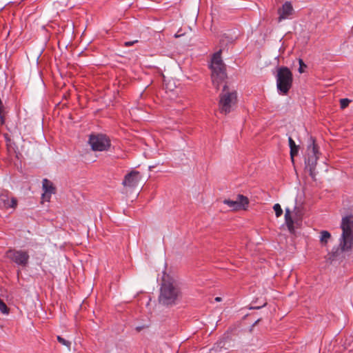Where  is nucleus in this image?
<instances>
[{
	"label": "nucleus",
	"mask_w": 353,
	"mask_h": 353,
	"mask_svg": "<svg viewBox=\"0 0 353 353\" xmlns=\"http://www.w3.org/2000/svg\"><path fill=\"white\" fill-rule=\"evenodd\" d=\"M182 297L179 283L175 279L170 277L163 278L160 288L159 302L165 306L176 305Z\"/></svg>",
	"instance_id": "obj_1"
},
{
	"label": "nucleus",
	"mask_w": 353,
	"mask_h": 353,
	"mask_svg": "<svg viewBox=\"0 0 353 353\" xmlns=\"http://www.w3.org/2000/svg\"><path fill=\"white\" fill-rule=\"evenodd\" d=\"M341 229L342 234L339 239V249L341 252H351L353 250V215L342 218Z\"/></svg>",
	"instance_id": "obj_2"
},
{
	"label": "nucleus",
	"mask_w": 353,
	"mask_h": 353,
	"mask_svg": "<svg viewBox=\"0 0 353 353\" xmlns=\"http://www.w3.org/2000/svg\"><path fill=\"white\" fill-rule=\"evenodd\" d=\"M221 53L222 50H219L213 54L210 65L212 81L216 90L219 89L220 84L227 78L226 66L222 60Z\"/></svg>",
	"instance_id": "obj_3"
},
{
	"label": "nucleus",
	"mask_w": 353,
	"mask_h": 353,
	"mask_svg": "<svg viewBox=\"0 0 353 353\" xmlns=\"http://www.w3.org/2000/svg\"><path fill=\"white\" fill-rule=\"evenodd\" d=\"M276 80L279 93L283 95L288 94L293 83V74L291 70L285 66L278 68Z\"/></svg>",
	"instance_id": "obj_4"
},
{
	"label": "nucleus",
	"mask_w": 353,
	"mask_h": 353,
	"mask_svg": "<svg viewBox=\"0 0 353 353\" xmlns=\"http://www.w3.org/2000/svg\"><path fill=\"white\" fill-rule=\"evenodd\" d=\"M236 91H230L228 85L225 84L223 91L219 95V110L221 113L227 114L231 112L232 106L236 103Z\"/></svg>",
	"instance_id": "obj_5"
},
{
	"label": "nucleus",
	"mask_w": 353,
	"mask_h": 353,
	"mask_svg": "<svg viewBox=\"0 0 353 353\" xmlns=\"http://www.w3.org/2000/svg\"><path fill=\"white\" fill-rule=\"evenodd\" d=\"M312 144L308 146V157L305 160V169L308 170L310 176L313 180H316V172L315 169L317 164V160L319 159V148L317 145L315 143L314 139L311 138Z\"/></svg>",
	"instance_id": "obj_6"
},
{
	"label": "nucleus",
	"mask_w": 353,
	"mask_h": 353,
	"mask_svg": "<svg viewBox=\"0 0 353 353\" xmlns=\"http://www.w3.org/2000/svg\"><path fill=\"white\" fill-rule=\"evenodd\" d=\"M88 143L93 151H107L111 145L110 139L103 134H92L89 137Z\"/></svg>",
	"instance_id": "obj_7"
},
{
	"label": "nucleus",
	"mask_w": 353,
	"mask_h": 353,
	"mask_svg": "<svg viewBox=\"0 0 353 353\" xmlns=\"http://www.w3.org/2000/svg\"><path fill=\"white\" fill-rule=\"evenodd\" d=\"M6 256L17 265L22 267L27 266L30 258L28 252L15 249H9L6 252Z\"/></svg>",
	"instance_id": "obj_8"
},
{
	"label": "nucleus",
	"mask_w": 353,
	"mask_h": 353,
	"mask_svg": "<svg viewBox=\"0 0 353 353\" xmlns=\"http://www.w3.org/2000/svg\"><path fill=\"white\" fill-rule=\"evenodd\" d=\"M18 205L17 198L12 196V193L7 190L0 191V208L8 210L16 209Z\"/></svg>",
	"instance_id": "obj_9"
},
{
	"label": "nucleus",
	"mask_w": 353,
	"mask_h": 353,
	"mask_svg": "<svg viewBox=\"0 0 353 353\" xmlns=\"http://www.w3.org/2000/svg\"><path fill=\"white\" fill-rule=\"evenodd\" d=\"M223 203L228 205L234 210H238L240 209H245V207L249 204V200L246 196L242 194H239L236 200L232 201L230 199H225L223 201Z\"/></svg>",
	"instance_id": "obj_10"
},
{
	"label": "nucleus",
	"mask_w": 353,
	"mask_h": 353,
	"mask_svg": "<svg viewBox=\"0 0 353 353\" xmlns=\"http://www.w3.org/2000/svg\"><path fill=\"white\" fill-rule=\"evenodd\" d=\"M141 178V175L139 171L132 170L127 174L122 182L124 186L134 188L137 185Z\"/></svg>",
	"instance_id": "obj_11"
},
{
	"label": "nucleus",
	"mask_w": 353,
	"mask_h": 353,
	"mask_svg": "<svg viewBox=\"0 0 353 353\" xmlns=\"http://www.w3.org/2000/svg\"><path fill=\"white\" fill-rule=\"evenodd\" d=\"M42 188L44 191L42 194V198L47 201H49L52 194L56 193V188L53 183L48 179H43Z\"/></svg>",
	"instance_id": "obj_12"
},
{
	"label": "nucleus",
	"mask_w": 353,
	"mask_h": 353,
	"mask_svg": "<svg viewBox=\"0 0 353 353\" xmlns=\"http://www.w3.org/2000/svg\"><path fill=\"white\" fill-rule=\"evenodd\" d=\"M293 7L290 2H285L282 7L279 9L278 13L279 14V21H281L283 19L288 18L293 13Z\"/></svg>",
	"instance_id": "obj_13"
},
{
	"label": "nucleus",
	"mask_w": 353,
	"mask_h": 353,
	"mask_svg": "<svg viewBox=\"0 0 353 353\" xmlns=\"http://www.w3.org/2000/svg\"><path fill=\"white\" fill-rule=\"evenodd\" d=\"M285 221L289 231L292 232L294 230V221L291 216V212L289 208L285 209Z\"/></svg>",
	"instance_id": "obj_14"
},
{
	"label": "nucleus",
	"mask_w": 353,
	"mask_h": 353,
	"mask_svg": "<svg viewBox=\"0 0 353 353\" xmlns=\"http://www.w3.org/2000/svg\"><path fill=\"white\" fill-rule=\"evenodd\" d=\"M289 141V146L290 148V157L292 159V161H294V157L297 155L299 152V146L296 145L294 141L292 139V137L288 138Z\"/></svg>",
	"instance_id": "obj_15"
},
{
	"label": "nucleus",
	"mask_w": 353,
	"mask_h": 353,
	"mask_svg": "<svg viewBox=\"0 0 353 353\" xmlns=\"http://www.w3.org/2000/svg\"><path fill=\"white\" fill-rule=\"evenodd\" d=\"M331 238V234L328 231L323 230L321 232L320 241L323 244H326Z\"/></svg>",
	"instance_id": "obj_16"
},
{
	"label": "nucleus",
	"mask_w": 353,
	"mask_h": 353,
	"mask_svg": "<svg viewBox=\"0 0 353 353\" xmlns=\"http://www.w3.org/2000/svg\"><path fill=\"white\" fill-rule=\"evenodd\" d=\"M4 137H5V140L6 142V146L8 148V150H10V149L14 150V146H16L15 143L12 141V139H10L9 135L6 134L4 135Z\"/></svg>",
	"instance_id": "obj_17"
},
{
	"label": "nucleus",
	"mask_w": 353,
	"mask_h": 353,
	"mask_svg": "<svg viewBox=\"0 0 353 353\" xmlns=\"http://www.w3.org/2000/svg\"><path fill=\"white\" fill-rule=\"evenodd\" d=\"M273 209L275 211V214H276V217H279V216H281L282 215L283 210H282L281 205L279 203L274 204V205L273 206Z\"/></svg>",
	"instance_id": "obj_18"
},
{
	"label": "nucleus",
	"mask_w": 353,
	"mask_h": 353,
	"mask_svg": "<svg viewBox=\"0 0 353 353\" xmlns=\"http://www.w3.org/2000/svg\"><path fill=\"white\" fill-rule=\"evenodd\" d=\"M57 341L61 343L62 345L68 347V348L70 347V345H71V342L69 341H67L65 340V339L62 338L61 336H57Z\"/></svg>",
	"instance_id": "obj_19"
},
{
	"label": "nucleus",
	"mask_w": 353,
	"mask_h": 353,
	"mask_svg": "<svg viewBox=\"0 0 353 353\" xmlns=\"http://www.w3.org/2000/svg\"><path fill=\"white\" fill-rule=\"evenodd\" d=\"M0 311L3 314H8L9 312L8 307L1 299H0Z\"/></svg>",
	"instance_id": "obj_20"
},
{
	"label": "nucleus",
	"mask_w": 353,
	"mask_h": 353,
	"mask_svg": "<svg viewBox=\"0 0 353 353\" xmlns=\"http://www.w3.org/2000/svg\"><path fill=\"white\" fill-rule=\"evenodd\" d=\"M351 102V101L348 99H341L340 100V107L341 109H345L346 108L350 103Z\"/></svg>",
	"instance_id": "obj_21"
},
{
	"label": "nucleus",
	"mask_w": 353,
	"mask_h": 353,
	"mask_svg": "<svg viewBox=\"0 0 353 353\" xmlns=\"http://www.w3.org/2000/svg\"><path fill=\"white\" fill-rule=\"evenodd\" d=\"M299 72L303 73L304 68H307V65L303 62V59H299Z\"/></svg>",
	"instance_id": "obj_22"
},
{
	"label": "nucleus",
	"mask_w": 353,
	"mask_h": 353,
	"mask_svg": "<svg viewBox=\"0 0 353 353\" xmlns=\"http://www.w3.org/2000/svg\"><path fill=\"white\" fill-rule=\"evenodd\" d=\"M137 43H138V40H134V41H125L124 43V46L130 47Z\"/></svg>",
	"instance_id": "obj_23"
},
{
	"label": "nucleus",
	"mask_w": 353,
	"mask_h": 353,
	"mask_svg": "<svg viewBox=\"0 0 353 353\" xmlns=\"http://www.w3.org/2000/svg\"><path fill=\"white\" fill-rule=\"evenodd\" d=\"M265 305H266V303H265L262 305V307L265 306ZM261 306H252L250 308H251V309H259V308H261Z\"/></svg>",
	"instance_id": "obj_24"
},
{
	"label": "nucleus",
	"mask_w": 353,
	"mask_h": 353,
	"mask_svg": "<svg viewBox=\"0 0 353 353\" xmlns=\"http://www.w3.org/2000/svg\"><path fill=\"white\" fill-rule=\"evenodd\" d=\"M221 297H216V298H215V301H221Z\"/></svg>",
	"instance_id": "obj_25"
},
{
	"label": "nucleus",
	"mask_w": 353,
	"mask_h": 353,
	"mask_svg": "<svg viewBox=\"0 0 353 353\" xmlns=\"http://www.w3.org/2000/svg\"><path fill=\"white\" fill-rule=\"evenodd\" d=\"M141 329H142V327H136V330H137V331H138V332H140V331L141 330Z\"/></svg>",
	"instance_id": "obj_26"
}]
</instances>
